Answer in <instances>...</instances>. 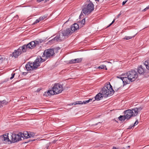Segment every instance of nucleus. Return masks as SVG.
Segmentation results:
<instances>
[{"label":"nucleus","instance_id":"nucleus-10","mask_svg":"<svg viewBox=\"0 0 149 149\" xmlns=\"http://www.w3.org/2000/svg\"><path fill=\"white\" fill-rule=\"evenodd\" d=\"M54 54V49H49L45 51L43 55L46 58H48L53 56Z\"/></svg>","mask_w":149,"mask_h":149},{"label":"nucleus","instance_id":"nucleus-31","mask_svg":"<svg viewBox=\"0 0 149 149\" xmlns=\"http://www.w3.org/2000/svg\"><path fill=\"white\" fill-rule=\"evenodd\" d=\"M35 140V139H33V140H28V141H25V142H24L23 143H27L30 142H31V141H34Z\"/></svg>","mask_w":149,"mask_h":149},{"label":"nucleus","instance_id":"nucleus-12","mask_svg":"<svg viewBox=\"0 0 149 149\" xmlns=\"http://www.w3.org/2000/svg\"><path fill=\"white\" fill-rule=\"evenodd\" d=\"M0 136L2 140V141H3L5 143H8V144L11 143L10 139L8 138V134H5Z\"/></svg>","mask_w":149,"mask_h":149},{"label":"nucleus","instance_id":"nucleus-45","mask_svg":"<svg viewBox=\"0 0 149 149\" xmlns=\"http://www.w3.org/2000/svg\"><path fill=\"white\" fill-rule=\"evenodd\" d=\"M118 88H117V89H115V90L117 91L118 90Z\"/></svg>","mask_w":149,"mask_h":149},{"label":"nucleus","instance_id":"nucleus-47","mask_svg":"<svg viewBox=\"0 0 149 149\" xmlns=\"http://www.w3.org/2000/svg\"><path fill=\"white\" fill-rule=\"evenodd\" d=\"M127 148H129L130 147V146H127Z\"/></svg>","mask_w":149,"mask_h":149},{"label":"nucleus","instance_id":"nucleus-22","mask_svg":"<svg viewBox=\"0 0 149 149\" xmlns=\"http://www.w3.org/2000/svg\"><path fill=\"white\" fill-rule=\"evenodd\" d=\"M144 64L145 66H146V68L149 70V60H148L144 63Z\"/></svg>","mask_w":149,"mask_h":149},{"label":"nucleus","instance_id":"nucleus-37","mask_svg":"<svg viewBox=\"0 0 149 149\" xmlns=\"http://www.w3.org/2000/svg\"><path fill=\"white\" fill-rule=\"evenodd\" d=\"M15 74V73L12 74H11L12 76L10 78V79H13L14 77Z\"/></svg>","mask_w":149,"mask_h":149},{"label":"nucleus","instance_id":"nucleus-39","mask_svg":"<svg viewBox=\"0 0 149 149\" xmlns=\"http://www.w3.org/2000/svg\"><path fill=\"white\" fill-rule=\"evenodd\" d=\"M44 0H37V1L38 3L41 2V1H44Z\"/></svg>","mask_w":149,"mask_h":149},{"label":"nucleus","instance_id":"nucleus-9","mask_svg":"<svg viewBox=\"0 0 149 149\" xmlns=\"http://www.w3.org/2000/svg\"><path fill=\"white\" fill-rule=\"evenodd\" d=\"M52 89L54 90L56 94H58L61 93L63 91V87L60 84L56 83L54 84Z\"/></svg>","mask_w":149,"mask_h":149},{"label":"nucleus","instance_id":"nucleus-18","mask_svg":"<svg viewBox=\"0 0 149 149\" xmlns=\"http://www.w3.org/2000/svg\"><path fill=\"white\" fill-rule=\"evenodd\" d=\"M79 28V25L77 23H74L72 25L71 28H70L71 29V31L73 32L74 31H75L77 30Z\"/></svg>","mask_w":149,"mask_h":149},{"label":"nucleus","instance_id":"nucleus-19","mask_svg":"<svg viewBox=\"0 0 149 149\" xmlns=\"http://www.w3.org/2000/svg\"><path fill=\"white\" fill-rule=\"evenodd\" d=\"M56 93L55 92L54 90H53L52 89L51 90H49L48 91L47 93L45 92V93L44 94V95H45L46 96L48 95H53L54 94H56Z\"/></svg>","mask_w":149,"mask_h":149},{"label":"nucleus","instance_id":"nucleus-21","mask_svg":"<svg viewBox=\"0 0 149 149\" xmlns=\"http://www.w3.org/2000/svg\"><path fill=\"white\" fill-rule=\"evenodd\" d=\"M82 58H78L71 60L70 62V63H79L81 62L82 61Z\"/></svg>","mask_w":149,"mask_h":149},{"label":"nucleus","instance_id":"nucleus-51","mask_svg":"<svg viewBox=\"0 0 149 149\" xmlns=\"http://www.w3.org/2000/svg\"><path fill=\"white\" fill-rule=\"evenodd\" d=\"M18 17V15H16V17Z\"/></svg>","mask_w":149,"mask_h":149},{"label":"nucleus","instance_id":"nucleus-38","mask_svg":"<svg viewBox=\"0 0 149 149\" xmlns=\"http://www.w3.org/2000/svg\"><path fill=\"white\" fill-rule=\"evenodd\" d=\"M38 41L39 43H41L43 42V40L42 39H39L38 40Z\"/></svg>","mask_w":149,"mask_h":149},{"label":"nucleus","instance_id":"nucleus-48","mask_svg":"<svg viewBox=\"0 0 149 149\" xmlns=\"http://www.w3.org/2000/svg\"><path fill=\"white\" fill-rule=\"evenodd\" d=\"M99 0H95V1H99Z\"/></svg>","mask_w":149,"mask_h":149},{"label":"nucleus","instance_id":"nucleus-32","mask_svg":"<svg viewBox=\"0 0 149 149\" xmlns=\"http://www.w3.org/2000/svg\"><path fill=\"white\" fill-rule=\"evenodd\" d=\"M80 23L81 24H84L85 23V19H83L82 20L80 21Z\"/></svg>","mask_w":149,"mask_h":149},{"label":"nucleus","instance_id":"nucleus-43","mask_svg":"<svg viewBox=\"0 0 149 149\" xmlns=\"http://www.w3.org/2000/svg\"><path fill=\"white\" fill-rule=\"evenodd\" d=\"M82 15V14H80V16H79V17H81Z\"/></svg>","mask_w":149,"mask_h":149},{"label":"nucleus","instance_id":"nucleus-16","mask_svg":"<svg viewBox=\"0 0 149 149\" xmlns=\"http://www.w3.org/2000/svg\"><path fill=\"white\" fill-rule=\"evenodd\" d=\"M104 96L100 92L98 93L96 95L95 97V99L93 100L92 102L95 101V100L97 101H99L100 100L103 99Z\"/></svg>","mask_w":149,"mask_h":149},{"label":"nucleus","instance_id":"nucleus-7","mask_svg":"<svg viewBox=\"0 0 149 149\" xmlns=\"http://www.w3.org/2000/svg\"><path fill=\"white\" fill-rule=\"evenodd\" d=\"M10 139V141L11 142V143H15L22 140L19 134V133L17 134H12L11 135Z\"/></svg>","mask_w":149,"mask_h":149},{"label":"nucleus","instance_id":"nucleus-50","mask_svg":"<svg viewBox=\"0 0 149 149\" xmlns=\"http://www.w3.org/2000/svg\"><path fill=\"white\" fill-rule=\"evenodd\" d=\"M18 17V15H16V17Z\"/></svg>","mask_w":149,"mask_h":149},{"label":"nucleus","instance_id":"nucleus-35","mask_svg":"<svg viewBox=\"0 0 149 149\" xmlns=\"http://www.w3.org/2000/svg\"><path fill=\"white\" fill-rule=\"evenodd\" d=\"M134 126H133V125H130L129 127L127 128L128 130H130L132 128V127H134Z\"/></svg>","mask_w":149,"mask_h":149},{"label":"nucleus","instance_id":"nucleus-11","mask_svg":"<svg viewBox=\"0 0 149 149\" xmlns=\"http://www.w3.org/2000/svg\"><path fill=\"white\" fill-rule=\"evenodd\" d=\"M133 111L131 109H128L124 111V115L126 117L127 120L129 119L131 117L134 116Z\"/></svg>","mask_w":149,"mask_h":149},{"label":"nucleus","instance_id":"nucleus-25","mask_svg":"<svg viewBox=\"0 0 149 149\" xmlns=\"http://www.w3.org/2000/svg\"><path fill=\"white\" fill-rule=\"evenodd\" d=\"M8 103V102L6 101L5 100H3V101H0V105L2 104H7Z\"/></svg>","mask_w":149,"mask_h":149},{"label":"nucleus","instance_id":"nucleus-8","mask_svg":"<svg viewBox=\"0 0 149 149\" xmlns=\"http://www.w3.org/2000/svg\"><path fill=\"white\" fill-rule=\"evenodd\" d=\"M61 38L63 40L68 38L69 36H70L73 33L71 31L70 28H68L65 30L61 32Z\"/></svg>","mask_w":149,"mask_h":149},{"label":"nucleus","instance_id":"nucleus-42","mask_svg":"<svg viewBox=\"0 0 149 149\" xmlns=\"http://www.w3.org/2000/svg\"><path fill=\"white\" fill-rule=\"evenodd\" d=\"M121 15V14L120 13L117 16V17L118 18L119 17V16L120 15Z\"/></svg>","mask_w":149,"mask_h":149},{"label":"nucleus","instance_id":"nucleus-17","mask_svg":"<svg viewBox=\"0 0 149 149\" xmlns=\"http://www.w3.org/2000/svg\"><path fill=\"white\" fill-rule=\"evenodd\" d=\"M117 77L121 79L122 80L123 85L129 83V81H128L129 80V78L127 77H122L120 76Z\"/></svg>","mask_w":149,"mask_h":149},{"label":"nucleus","instance_id":"nucleus-33","mask_svg":"<svg viewBox=\"0 0 149 149\" xmlns=\"http://www.w3.org/2000/svg\"><path fill=\"white\" fill-rule=\"evenodd\" d=\"M139 123V122L138 120H137L135 122V123H134V124L133 125V126H134L137 125V124H138Z\"/></svg>","mask_w":149,"mask_h":149},{"label":"nucleus","instance_id":"nucleus-6","mask_svg":"<svg viewBox=\"0 0 149 149\" xmlns=\"http://www.w3.org/2000/svg\"><path fill=\"white\" fill-rule=\"evenodd\" d=\"M19 134L21 138H22L23 139L33 137L35 135L34 133L28 131H25L23 133L21 132H19Z\"/></svg>","mask_w":149,"mask_h":149},{"label":"nucleus","instance_id":"nucleus-40","mask_svg":"<svg viewBox=\"0 0 149 149\" xmlns=\"http://www.w3.org/2000/svg\"><path fill=\"white\" fill-rule=\"evenodd\" d=\"M127 1H125L123 2L122 3V5H124L126 2Z\"/></svg>","mask_w":149,"mask_h":149},{"label":"nucleus","instance_id":"nucleus-4","mask_svg":"<svg viewBox=\"0 0 149 149\" xmlns=\"http://www.w3.org/2000/svg\"><path fill=\"white\" fill-rule=\"evenodd\" d=\"M94 9V5L90 0H88L82 9V12L85 15L90 13Z\"/></svg>","mask_w":149,"mask_h":149},{"label":"nucleus","instance_id":"nucleus-2","mask_svg":"<svg viewBox=\"0 0 149 149\" xmlns=\"http://www.w3.org/2000/svg\"><path fill=\"white\" fill-rule=\"evenodd\" d=\"M45 61V59H42L40 56L38 57L34 62H28L25 65V67L28 71L36 70L40 65V63L44 62Z\"/></svg>","mask_w":149,"mask_h":149},{"label":"nucleus","instance_id":"nucleus-14","mask_svg":"<svg viewBox=\"0 0 149 149\" xmlns=\"http://www.w3.org/2000/svg\"><path fill=\"white\" fill-rule=\"evenodd\" d=\"M146 69L145 67L142 65H140L138 68L137 71L138 73L140 74H143L146 72Z\"/></svg>","mask_w":149,"mask_h":149},{"label":"nucleus","instance_id":"nucleus-41","mask_svg":"<svg viewBox=\"0 0 149 149\" xmlns=\"http://www.w3.org/2000/svg\"><path fill=\"white\" fill-rule=\"evenodd\" d=\"M2 142V140L0 136V145L1 144Z\"/></svg>","mask_w":149,"mask_h":149},{"label":"nucleus","instance_id":"nucleus-44","mask_svg":"<svg viewBox=\"0 0 149 149\" xmlns=\"http://www.w3.org/2000/svg\"><path fill=\"white\" fill-rule=\"evenodd\" d=\"M55 142H56V141H53V143H55Z\"/></svg>","mask_w":149,"mask_h":149},{"label":"nucleus","instance_id":"nucleus-3","mask_svg":"<svg viewBox=\"0 0 149 149\" xmlns=\"http://www.w3.org/2000/svg\"><path fill=\"white\" fill-rule=\"evenodd\" d=\"M100 92L104 97H107L112 95L114 93V91L112 88V86L109 82L102 89Z\"/></svg>","mask_w":149,"mask_h":149},{"label":"nucleus","instance_id":"nucleus-30","mask_svg":"<svg viewBox=\"0 0 149 149\" xmlns=\"http://www.w3.org/2000/svg\"><path fill=\"white\" fill-rule=\"evenodd\" d=\"M40 21V20L39 19H37L36 21L33 24V25H34L38 23Z\"/></svg>","mask_w":149,"mask_h":149},{"label":"nucleus","instance_id":"nucleus-26","mask_svg":"<svg viewBox=\"0 0 149 149\" xmlns=\"http://www.w3.org/2000/svg\"><path fill=\"white\" fill-rule=\"evenodd\" d=\"M105 68H106V69L107 70V68H106V66L104 65H102L99 67L98 68L100 69H104Z\"/></svg>","mask_w":149,"mask_h":149},{"label":"nucleus","instance_id":"nucleus-34","mask_svg":"<svg viewBox=\"0 0 149 149\" xmlns=\"http://www.w3.org/2000/svg\"><path fill=\"white\" fill-rule=\"evenodd\" d=\"M149 8V6H147L146 8H145L144 9L143 11H145L146 10H147Z\"/></svg>","mask_w":149,"mask_h":149},{"label":"nucleus","instance_id":"nucleus-49","mask_svg":"<svg viewBox=\"0 0 149 149\" xmlns=\"http://www.w3.org/2000/svg\"><path fill=\"white\" fill-rule=\"evenodd\" d=\"M48 146H47L46 149H48Z\"/></svg>","mask_w":149,"mask_h":149},{"label":"nucleus","instance_id":"nucleus-5","mask_svg":"<svg viewBox=\"0 0 149 149\" xmlns=\"http://www.w3.org/2000/svg\"><path fill=\"white\" fill-rule=\"evenodd\" d=\"M127 75L129 78V80L132 82L135 81L138 75L137 72L133 70H130L127 73Z\"/></svg>","mask_w":149,"mask_h":149},{"label":"nucleus","instance_id":"nucleus-23","mask_svg":"<svg viewBox=\"0 0 149 149\" xmlns=\"http://www.w3.org/2000/svg\"><path fill=\"white\" fill-rule=\"evenodd\" d=\"M118 119L120 120H124L126 119V117L124 115V116H120L118 117Z\"/></svg>","mask_w":149,"mask_h":149},{"label":"nucleus","instance_id":"nucleus-15","mask_svg":"<svg viewBox=\"0 0 149 149\" xmlns=\"http://www.w3.org/2000/svg\"><path fill=\"white\" fill-rule=\"evenodd\" d=\"M143 109V107H140L138 108H134L133 109H132V110L133 111V116H137L139 112L141 110Z\"/></svg>","mask_w":149,"mask_h":149},{"label":"nucleus","instance_id":"nucleus-1","mask_svg":"<svg viewBox=\"0 0 149 149\" xmlns=\"http://www.w3.org/2000/svg\"><path fill=\"white\" fill-rule=\"evenodd\" d=\"M38 41L35 40L30 42L27 45H24L17 50H15L12 54L10 55L12 56H14L15 58H17L19 56L24 53L26 52L30 49L33 48L37 45L39 44Z\"/></svg>","mask_w":149,"mask_h":149},{"label":"nucleus","instance_id":"nucleus-46","mask_svg":"<svg viewBox=\"0 0 149 149\" xmlns=\"http://www.w3.org/2000/svg\"><path fill=\"white\" fill-rule=\"evenodd\" d=\"M26 73H25V72H23V74H26Z\"/></svg>","mask_w":149,"mask_h":149},{"label":"nucleus","instance_id":"nucleus-13","mask_svg":"<svg viewBox=\"0 0 149 149\" xmlns=\"http://www.w3.org/2000/svg\"><path fill=\"white\" fill-rule=\"evenodd\" d=\"M93 99V98L90 99L88 100L83 101V102L81 101H76L75 102H74V103L71 104L72 105L74 104L75 105L77 104H85L90 102H92V100Z\"/></svg>","mask_w":149,"mask_h":149},{"label":"nucleus","instance_id":"nucleus-27","mask_svg":"<svg viewBox=\"0 0 149 149\" xmlns=\"http://www.w3.org/2000/svg\"><path fill=\"white\" fill-rule=\"evenodd\" d=\"M47 17V16L44 15L40 17L39 18V19L41 21V20H43L44 19Z\"/></svg>","mask_w":149,"mask_h":149},{"label":"nucleus","instance_id":"nucleus-36","mask_svg":"<svg viewBox=\"0 0 149 149\" xmlns=\"http://www.w3.org/2000/svg\"><path fill=\"white\" fill-rule=\"evenodd\" d=\"M115 19H114L112 22L108 26H107V28L108 27L110 26H111L113 23L115 22Z\"/></svg>","mask_w":149,"mask_h":149},{"label":"nucleus","instance_id":"nucleus-52","mask_svg":"<svg viewBox=\"0 0 149 149\" xmlns=\"http://www.w3.org/2000/svg\"><path fill=\"white\" fill-rule=\"evenodd\" d=\"M1 59L0 58V60H1Z\"/></svg>","mask_w":149,"mask_h":149},{"label":"nucleus","instance_id":"nucleus-24","mask_svg":"<svg viewBox=\"0 0 149 149\" xmlns=\"http://www.w3.org/2000/svg\"><path fill=\"white\" fill-rule=\"evenodd\" d=\"M135 36H126L125 37L123 38L124 39L126 40H128L132 38L133 37H134Z\"/></svg>","mask_w":149,"mask_h":149},{"label":"nucleus","instance_id":"nucleus-20","mask_svg":"<svg viewBox=\"0 0 149 149\" xmlns=\"http://www.w3.org/2000/svg\"><path fill=\"white\" fill-rule=\"evenodd\" d=\"M54 41L56 42L62 41L64 40L61 38V36L60 34H58L56 36L53 38Z\"/></svg>","mask_w":149,"mask_h":149},{"label":"nucleus","instance_id":"nucleus-28","mask_svg":"<svg viewBox=\"0 0 149 149\" xmlns=\"http://www.w3.org/2000/svg\"><path fill=\"white\" fill-rule=\"evenodd\" d=\"M56 42L54 41V38L48 41V43H53L55 42Z\"/></svg>","mask_w":149,"mask_h":149},{"label":"nucleus","instance_id":"nucleus-29","mask_svg":"<svg viewBox=\"0 0 149 149\" xmlns=\"http://www.w3.org/2000/svg\"><path fill=\"white\" fill-rule=\"evenodd\" d=\"M53 49H54V52H55L57 53V51L60 49V48L59 47H58L56 48H55Z\"/></svg>","mask_w":149,"mask_h":149}]
</instances>
